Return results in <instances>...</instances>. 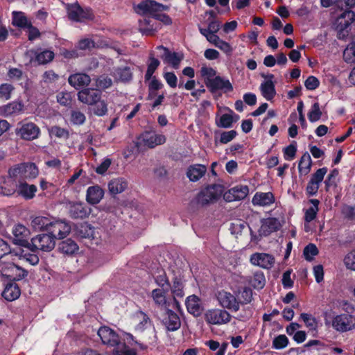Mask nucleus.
<instances>
[{"mask_svg":"<svg viewBox=\"0 0 355 355\" xmlns=\"http://www.w3.org/2000/svg\"><path fill=\"white\" fill-rule=\"evenodd\" d=\"M52 218L45 216H35L31 220V226L36 231H49Z\"/></svg>","mask_w":355,"mask_h":355,"instance_id":"35","label":"nucleus"},{"mask_svg":"<svg viewBox=\"0 0 355 355\" xmlns=\"http://www.w3.org/2000/svg\"><path fill=\"white\" fill-rule=\"evenodd\" d=\"M20 295V289L17 284H10L3 291L2 296L8 301H13Z\"/></svg>","mask_w":355,"mask_h":355,"instance_id":"37","label":"nucleus"},{"mask_svg":"<svg viewBox=\"0 0 355 355\" xmlns=\"http://www.w3.org/2000/svg\"><path fill=\"white\" fill-rule=\"evenodd\" d=\"M68 17L70 20L83 22L92 20L94 14L90 8H83L78 3H73L67 6Z\"/></svg>","mask_w":355,"mask_h":355,"instance_id":"5","label":"nucleus"},{"mask_svg":"<svg viewBox=\"0 0 355 355\" xmlns=\"http://www.w3.org/2000/svg\"><path fill=\"white\" fill-rule=\"evenodd\" d=\"M33 248L44 252L51 251L55 245L54 237L49 234H39L31 239Z\"/></svg>","mask_w":355,"mask_h":355,"instance_id":"9","label":"nucleus"},{"mask_svg":"<svg viewBox=\"0 0 355 355\" xmlns=\"http://www.w3.org/2000/svg\"><path fill=\"white\" fill-rule=\"evenodd\" d=\"M69 83L76 89L87 86L91 82L90 77L86 73H75L71 75L68 78Z\"/></svg>","mask_w":355,"mask_h":355,"instance_id":"30","label":"nucleus"},{"mask_svg":"<svg viewBox=\"0 0 355 355\" xmlns=\"http://www.w3.org/2000/svg\"><path fill=\"white\" fill-rule=\"evenodd\" d=\"M12 24L20 28H26L31 25V21L26 17L22 12L13 11Z\"/></svg>","mask_w":355,"mask_h":355,"instance_id":"38","label":"nucleus"},{"mask_svg":"<svg viewBox=\"0 0 355 355\" xmlns=\"http://www.w3.org/2000/svg\"><path fill=\"white\" fill-rule=\"evenodd\" d=\"M275 202V196L271 192H257L252 198V202L254 205L267 207Z\"/></svg>","mask_w":355,"mask_h":355,"instance_id":"24","label":"nucleus"},{"mask_svg":"<svg viewBox=\"0 0 355 355\" xmlns=\"http://www.w3.org/2000/svg\"><path fill=\"white\" fill-rule=\"evenodd\" d=\"M187 311L194 316H199L202 312V306L199 297L196 295L189 296L185 302Z\"/></svg>","mask_w":355,"mask_h":355,"instance_id":"25","label":"nucleus"},{"mask_svg":"<svg viewBox=\"0 0 355 355\" xmlns=\"http://www.w3.org/2000/svg\"><path fill=\"white\" fill-rule=\"evenodd\" d=\"M162 322L167 330L171 331L178 330L181 325L180 319L178 314L170 309L166 311Z\"/></svg>","mask_w":355,"mask_h":355,"instance_id":"20","label":"nucleus"},{"mask_svg":"<svg viewBox=\"0 0 355 355\" xmlns=\"http://www.w3.org/2000/svg\"><path fill=\"white\" fill-rule=\"evenodd\" d=\"M167 84L172 88H175L177 86L178 78L177 76L173 72H166L163 75Z\"/></svg>","mask_w":355,"mask_h":355,"instance_id":"64","label":"nucleus"},{"mask_svg":"<svg viewBox=\"0 0 355 355\" xmlns=\"http://www.w3.org/2000/svg\"><path fill=\"white\" fill-rule=\"evenodd\" d=\"M249 193V188L247 185H236L223 195L224 199L227 202H232L244 199Z\"/></svg>","mask_w":355,"mask_h":355,"instance_id":"15","label":"nucleus"},{"mask_svg":"<svg viewBox=\"0 0 355 355\" xmlns=\"http://www.w3.org/2000/svg\"><path fill=\"white\" fill-rule=\"evenodd\" d=\"M70 231L71 226L66 221L52 219L49 232L54 239H63L69 234Z\"/></svg>","mask_w":355,"mask_h":355,"instance_id":"13","label":"nucleus"},{"mask_svg":"<svg viewBox=\"0 0 355 355\" xmlns=\"http://www.w3.org/2000/svg\"><path fill=\"white\" fill-rule=\"evenodd\" d=\"M15 132L23 139L33 140L39 137L40 130L34 123L29 122L20 124Z\"/></svg>","mask_w":355,"mask_h":355,"instance_id":"10","label":"nucleus"},{"mask_svg":"<svg viewBox=\"0 0 355 355\" xmlns=\"http://www.w3.org/2000/svg\"><path fill=\"white\" fill-rule=\"evenodd\" d=\"M78 98L83 103L92 105L101 98V92L92 88L84 89L78 93Z\"/></svg>","mask_w":355,"mask_h":355,"instance_id":"17","label":"nucleus"},{"mask_svg":"<svg viewBox=\"0 0 355 355\" xmlns=\"http://www.w3.org/2000/svg\"><path fill=\"white\" fill-rule=\"evenodd\" d=\"M85 116L80 111H73L71 114V121L76 125H81L85 121Z\"/></svg>","mask_w":355,"mask_h":355,"instance_id":"60","label":"nucleus"},{"mask_svg":"<svg viewBox=\"0 0 355 355\" xmlns=\"http://www.w3.org/2000/svg\"><path fill=\"white\" fill-rule=\"evenodd\" d=\"M239 119L237 115H234V112L232 110H230L229 113L223 114L220 121L218 123V126L227 128H230L234 122V121H236Z\"/></svg>","mask_w":355,"mask_h":355,"instance_id":"44","label":"nucleus"},{"mask_svg":"<svg viewBox=\"0 0 355 355\" xmlns=\"http://www.w3.org/2000/svg\"><path fill=\"white\" fill-rule=\"evenodd\" d=\"M128 186V182L123 178H116L111 180L108 183V189L110 193L116 195L123 192Z\"/></svg>","mask_w":355,"mask_h":355,"instance_id":"26","label":"nucleus"},{"mask_svg":"<svg viewBox=\"0 0 355 355\" xmlns=\"http://www.w3.org/2000/svg\"><path fill=\"white\" fill-rule=\"evenodd\" d=\"M223 192V187L220 184H211L202 189L196 195L193 202L198 207H207L218 201Z\"/></svg>","mask_w":355,"mask_h":355,"instance_id":"2","label":"nucleus"},{"mask_svg":"<svg viewBox=\"0 0 355 355\" xmlns=\"http://www.w3.org/2000/svg\"><path fill=\"white\" fill-rule=\"evenodd\" d=\"M320 85V82L317 78L311 76L304 82L306 88L309 90L315 89Z\"/></svg>","mask_w":355,"mask_h":355,"instance_id":"63","label":"nucleus"},{"mask_svg":"<svg viewBox=\"0 0 355 355\" xmlns=\"http://www.w3.org/2000/svg\"><path fill=\"white\" fill-rule=\"evenodd\" d=\"M96 84L100 89H107L112 85V80L110 77L102 75L96 79Z\"/></svg>","mask_w":355,"mask_h":355,"instance_id":"57","label":"nucleus"},{"mask_svg":"<svg viewBox=\"0 0 355 355\" xmlns=\"http://www.w3.org/2000/svg\"><path fill=\"white\" fill-rule=\"evenodd\" d=\"M8 175L15 180L33 179L38 175V169L33 163H21L12 166L8 169Z\"/></svg>","mask_w":355,"mask_h":355,"instance_id":"3","label":"nucleus"},{"mask_svg":"<svg viewBox=\"0 0 355 355\" xmlns=\"http://www.w3.org/2000/svg\"><path fill=\"white\" fill-rule=\"evenodd\" d=\"M37 190L35 185L21 182L18 184L17 193L24 198L29 200L35 196Z\"/></svg>","mask_w":355,"mask_h":355,"instance_id":"31","label":"nucleus"},{"mask_svg":"<svg viewBox=\"0 0 355 355\" xmlns=\"http://www.w3.org/2000/svg\"><path fill=\"white\" fill-rule=\"evenodd\" d=\"M250 262L252 265L263 269H270L273 267L275 260V257L270 254L257 252L251 255Z\"/></svg>","mask_w":355,"mask_h":355,"instance_id":"14","label":"nucleus"},{"mask_svg":"<svg viewBox=\"0 0 355 355\" xmlns=\"http://www.w3.org/2000/svg\"><path fill=\"white\" fill-rule=\"evenodd\" d=\"M14 90V87L9 83L0 85V98L8 100L11 97V93Z\"/></svg>","mask_w":355,"mask_h":355,"instance_id":"51","label":"nucleus"},{"mask_svg":"<svg viewBox=\"0 0 355 355\" xmlns=\"http://www.w3.org/2000/svg\"><path fill=\"white\" fill-rule=\"evenodd\" d=\"M66 206L70 217L74 219L87 218L91 213V208L84 202L70 201L67 203Z\"/></svg>","mask_w":355,"mask_h":355,"instance_id":"11","label":"nucleus"},{"mask_svg":"<svg viewBox=\"0 0 355 355\" xmlns=\"http://www.w3.org/2000/svg\"><path fill=\"white\" fill-rule=\"evenodd\" d=\"M79 234L83 238L94 239V229L88 224H83L80 227Z\"/></svg>","mask_w":355,"mask_h":355,"instance_id":"53","label":"nucleus"},{"mask_svg":"<svg viewBox=\"0 0 355 355\" xmlns=\"http://www.w3.org/2000/svg\"><path fill=\"white\" fill-rule=\"evenodd\" d=\"M165 141L166 137L164 135L157 134L153 131H146L138 138L137 146L153 148L156 146L163 144Z\"/></svg>","mask_w":355,"mask_h":355,"instance_id":"8","label":"nucleus"},{"mask_svg":"<svg viewBox=\"0 0 355 355\" xmlns=\"http://www.w3.org/2000/svg\"><path fill=\"white\" fill-rule=\"evenodd\" d=\"M343 59L347 63L355 62V37L343 51Z\"/></svg>","mask_w":355,"mask_h":355,"instance_id":"45","label":"nucleus"},{"mask_svg":"<svg viewBox=\"0 0 355 355\" xmlns=\"http://www.w3.org/2000/svg\"><path fill=\"white\" fill-rule=\"evenodd\" d=\"M18 184L16 180L9 175L2 177L0 181V195L10 196L13 195L17 191Z\"/></svg>","mask_w":355,"mask_h":355,"instance_id":"21","label":"nucleus"},{"mask_svg":"<svg viewBox=\"0 0 355 355\" xmlns=\"http://www.w3.org/2000/svg\"><path fill=\"white\" fill-rule=\"evenodd\" d=\"M168 6L157 3L155 1L146 0L135 7V12L139 15L150 14L154 18L156 15L168 10Z\"/></svg>","mask_w":355,"mask_h":355,"instance_id":"6","label":"nucleus"},{"mask_svg":"<svg viewBox=\"0 0 355 355\" xmlns=\"http://www.w3.org/2000/svg\"><path fill=\"white\" fill-rule=\"evenodd\" d=\"M344 263L348 269L355 270V249L345 257Z\"/></svg>","mask_w":355,"mask_h":355,"instance_id":"59","label":"nucleus"},{"mask_svg":"<svg viewBox=\"0 0 355 355\" xmlns=\"http://www.w3.org/2000/svg\"><path fill=\"white\" fill-rule=\"evenodd\" d=\"M310 202L311 203V206L306 210L304 214V220L306 222L313 220L316 218L318 211L319 201L316 199H311L310 200Z\"/></svg>","mask_w":355,"mask_h":355,"instance_id":"43","label":"nucleus"},{"mask_svg":"<svg viewBox=\"0 0 355 355\" xmlns=\"http://www.w3.org/2000/svg\"><path fill=\"white\" fill-rule=\"evenodd\" d=\"M321 116L322 112L320 111L319 103L315 102L308 113L309 120L312 123L315 122L320 119Z\"/></svg>","mask_w":355,"mask_h":355,"instance_id":"50","label":"nucleus"},{"mask_svg":"<svg viewBox=\"0 0 355 355\" xmlns=\"http://www.w3.org/2000/svg\"><path fill=\"white\" fill-rule=\"evenodd\" d=\"M251 286L256 289H261L263 288L266 279L263 272H256L251 277L250 281Z\"/></svg>","mask_w":355,"mask_h":355,"instance_id":"47","label":"nucleus"},{"mask_svg":"<svg viewBox=\"0 0 355 355\" xmlns=\"http://www.w3.org/2000/svg\"><path fill=\"white\" fill-rule=\"evenodd\" d=\"M49 133L51 137H55L59 139H66L69 137V132L67 130L56 125L49 128Z\"/></svg>","mask_w":355,"mask_h":355,"instance_id":"49","label":"nucleus"},{"mask_svg":"<svg viewBox=\"0 0 355 355\" xmlns=\"http://www.w3.org/2000/svg\"><path fill=\"white\" fill-rule=\"evenodd\" d=\"M207 86L212 92L221 89L227 92H231L233 89V87L230 80L222 78L220 76H216L213 80H209Z\"/></svg>","mask_w":355,"mask_h":355,"instance_id":"22","label":"nucleus"},{"mask_svg":"<svg viewBox=\"0 0 355 355\" xmlns=\"http://www.w3.org/2000/svg\"><path fill=\"white\" fill-rule=\"evenodd\" d=\"M95 106L93 109L94 113L99 116H104L107 112V105L104 101L101 99L94 104Z\"/></svg>","mask_w":355,"mask_h":355,"instance_id":"54","label":"nucleus"},{"mask_svg":"<svg viewBox=\"0 0 355 355\" xmlns=\"http://www.w3.org/2000/svg\"><path fill=\"white\" fill-rule=\"evenodd\" d=\"M261 76L265 80L259 86L261 94L266 100L271 101L276 95L275 85L273 81L275 76L272 73L262 74Z\"/></svg>","mask_w":355,"mask_h":355,"instance_id":"12","label":"nucleus"},{"mask_svg":"<svg viewBox=\"0 0 355 355\" xmlns=\"http://www.w3.org/2000/svg\"><path fill=\"white\" fill-rule=\"evenodd\" d=\"M24 105L20 101H12L0 107V114L4 116L17 115L21 112Z\"/></svg>","mask_w":355,"mask_h":355,"instance_id":"28","label":"nucleus"},{"mask_svg":"<svg viewBox=\"0 0 355 355\" xmlns=\"http://www.w3.org/2000/svg\"><path fill=\"white\" fill-rule=\"evenodd\" d=\"M94 47V42L89 38L80 40L77 44V48L80 50H90Z\"/></svg>","mask_w":355,"mask_h":355,"instance_id":"62","label":"nucleus"},{"mask_svg":"<svg viewBox=\"0 0 355 355\" xmlns=\"http://www.w3.org/2000/svg\"><path fill=\"white\" fill-rule=\"evenodd\" d=\"M12 239L15 244L24 245L27 243L30 232L24 225L17 224L12 227Z\"/></svg>","mask_w":355,"mask_h":355,"instance_id":"19","label":"nucleus"},{"mask_svg":"<svg viewBox=\"0 0 355 355\" xmlns=\"http://www.w3.org/2000/svg\"><path fill=\"white\" fill-rule=\"evenodd\" d=\"M331 327L336 331L344 333L355 329V316L349 313H341L334 316Z\"/></svg>","mask_w":355,"mask_h":355,"instance_id":"4","label":"nucleus"},{"mask_svg":"<svg viewBox=\"0 0 355 355\" xmlns=\"http://www.w3.org/2000/svg\"><path fill=\"white\" fill-rule=\"evenodd\" d=\"M116 79L121 81H128L132 78V73L129 67L119 68L114 71Z\"/></svg>","mask_w":355,"mask_h":355,"instance_id":"48","label":"nucleus"},{"mask_svg":"<svg viewBox=\"0 0 355 355\" xmlns=\"http://www.w3.org/2000/svg\"><path fill=\"white\" fill-rule=\"evenodd\" d=\"M27 55H34L35 58V61L38 63V64H46L54 58V53L50 50H44L40 52L30 51L26 53Z\"/></svg>","mask_w":355,"mask_h":355,"instance_id":"34","label":"nucleus"},{"mask_svg":"<svg viewBox=\"0 0 355 355\" xmlns=\"http://www.w3.org/2000/svg\"><path fill=\"white\" fill-rule=\"evenodd\" d=\"M58 248L64 254H72L78 250V247L73 240L68 239L60 243Z\"/></svg>","mask_w":355,"mask_h":355,"instance_id":"40","label":"nucleus"},{"mask_svg":"<svg viewBox=\"0 0 355 355\" xmlns=\"http://www.w3.org/2000/svg\"><path fill=\"white\" fill-rule=\"evenodd\" d=\"M288 339L285 335H279L272 341V347L276 349H281L287 347Z\"/></svg>","mask_w":355,"mask_h":355,"instance_id":"52","label":"nucleus"},{"mask_svg":"<svg viewBox=\"0 0 355 355\" xmlns=\"http://www.w3.org/2000/svg\"><path fill=\"white\" fill-rule=\"evenodd\" d=\"M155 282L160 286L159 288L169 291L170 284L164 272L156 277Z\"/></svg>","mask_w":355,"mask_h":355,"instance_id":"58","label":"nucleus"},{"mask_svg":"<svg viewBox=\"0 0 355 355\" xmlns=\"http://www.w3.org/2000/svg\"><path fill=\"white\" fill-rule=\"evenodd\" d=\"M318 253V250L315 245L309 244L304 249V256L307 261H311L315 255Z\"/></svg>","mask_w":355,"mask_h":355,"instance_id":"55","label":"nucleus"},{"mask_svg":"<svg viewBox=\"0 0 355 355\" xmlns=\"http://www.w3.org/2000/svg\"><path fill=\"white\" fill-rule=\"evenodd\" d=\"M202 76L205 78V83L207 85L208 82L213 80L216 76V71L211 67H202L200 70Z\"/></svg>","mask_w":355,"mask_h":355,"instance_id":"56","label":"nucleus"},{"mask_svg":"<svg viewBox=\"0 0 355 355\" xmlns=\"http://www.w3.org/2000/svg\"><path fill=\"white\" fill-rule=\"evenodd\" d=\"M281 227L280 222L275 218L266 219L261 227V232L264 236H267L270 233L278 230Z\"/></svg>","mask_w":355,"mask_h":355,"instance_id":"36","label":"nucleus"},{"mask_svg":"<svg viewBox=\"0 0 355 355\" xmlns=\"http://www.w3.org/2000/svg\"><path fill=\"white\" fill-rule=\"evenodd\" d=\"M171 291L173 298L177 306L179 305L178 298H183L184 296V284L181 279L175 278L171 287Z\"/></svg>","mask_w":355,"mask_h":355,"instance_id":"39","label":"nucleus"},{"mask_svg":"<svg viewBox=\"0 0 355 355\" xmlns=\"http://www.w3.org/2000/svg\"><path fill=\"white\" fill-rule=\"evenodd\" d=\"M207 171V167L202 164L190 166L187 171V176L191 182H197L203 177Z\"/></svg>","mask_w":355,"mask_h":355,"instance_id":"27","label":"nucleus"},{"mask_svg":"<svg viewBox=\"0 0 355 355\" xmlns=\"http://www.w3.org/2000/svg\"><path fill=\"white\" fill-rule=\"evenodd\" d=\"M98 335L104 345L114 347L115 355H136L133 349L121 343L120 336L112 329L102 327L98 329Z\"/></svg>","mask_w":355,"mask_h":355,"instance_id":"1","label":"nucleus"},{"mask_svg":"<svg viewBox=\"0 0 355 355\" xmlns=\"http://www.w3.org/2000/svg\"><path fill=\"white\" fill-rule=\"evenodd\" d=\"M355 20V13L352 10L344 11L337 19V28L340 31L347 28Z\"/></svg>","mask_w":355,"mask_h":355,"instance_id":"33","label":"nucleus"},{"mask_svg":"<svg viewBox=\"0 0 355 355\" xmlns=\"http://www.w3.org/2000/svg\"><path fill=\"white\" fill-rule=\"evenodd\" d=\"M168 291L161 288H155L151 292V297L154 302L159 306H164L166 304V295Z\"/></svg>","mask_w":355,"mask_h":355,"instance_id":"41","label":"nucleus"},{"mask_svg":"<svg viewBox=\"0 0 355 355\" xmlns=\"http://www.w3.org/2000/svg\"><path fill=\"white\" fill-rule=\"evenodd\" d=\"M103 196L104 191L98 185L89 187L87 189L86 200L90 205L99 203Z\"/></svg>","mask_w":355,"mask_h":355,"instance_id":"23","label":"nucleus"},{"mask_svg":"<svg viewBox=\"0 0 355 355\" xmlns=\"http://www.w3.org/2000/svg\"><path fill=\"white\" fill-rule=\"evenodd\" d=\"M231 315L224 309H212L207 311L205 319L209 324L222 325L231 320Z\"/></svg>","mask_w":355,"mask_h":355,"instance_id":"7","label":"nucleus"},{"mask_svg":"<svg viewBox=\"0 0 355 355\" xmlns=\"http://www.w3.org/2000/svg\"><path fill=\"white\" fill-rule=\"evenodd\" d=\"M327 172V168L324 167L317 170V171L313 174L310 180L320 184L324 179L325 174Z\"/></svg>","mask_w":355,"mask_h":355,"instance_id":"61","label":"nucleus"},{"mask_svg":"<svg viewBox=\"0 0 355 355\" xmlns=\"http://www.w3.org/2000/svg\"><path fill=\"white\" fill-rule=\"evenodd\" d=\"M300 318L303 320L306 327L310 330L315 331L317 329L318 322L315 318L312 315L302 313L300 315Z\"/></svg>","mask_w":355,"mask_h":355,"instance_id":"46","label":"nucleus"},{"mask_svg":"<svg viewBox=\"0 0 355 355\" xmlns=\"http://www.w3.org/2000/svg\"><path fill=\"white\" fill-rule=\"evenodd\" d=\"M311 158L310 155L308 153H305L301 157L298 169L299 172L301 175H306L309 173L311 166Z\"/></svg>","mask_w":355,"mask_h":355,"instance_id":"42","label":"nucleus"},{"mask_svg":"<svg viewBox=\"0 0 355 355\" xmlns=\"http://www.w3.org/2000/svg\"><path fill=\"white\" fill-rule=\"evenodd\" d=\"M218 301L223 308L237 311L239 309V303L236 297L230 293L221 291L217 295Z\"/></svg>","mask_w":355,"mask_h":355,"instance_id":"16","label":"nucleus"},{"mask_svg":"<svg viewBox=\"0 0 355 355\" xmlns=\"http://www.w3.org/2000/svg\"><path fill=\"white\" fill-rule=\"evenodd\" d=\"M132 321L135 324V329L137 331L144 330L150 324L149 317L141 311H138L135 313L132 317Z\"/></svg>","mask_w":355,"mask_h":355,"instance_id":"29","label":"nucleus"},{"mask_svg":"<svg viewBox=\"0 0 355 355\" xmlns=\"http://www.w3.org/2000/svg\"><path fill=\"white\" fill-rule=\"evenodd\" d=\"M27 275L26 270L12 263H8L7 270L5 271V275L17 281L21 280Z\"/></svg>","mask_w":355,"mask_h":355,"instance_id":"32","label":"nucleus"},{"mask_svg":"<svg viewBox=\"0 0 355 355\" xmlns=\"http://www.w3.org/2000/svg\"><path fill=\"white\" fill-rule=\"evenodd\" d=\"M157 49L164 51L161 58L164 62L170 64L175 69H178L179 68L180 64L184 58L182 53L175 52L172 53L169 51L167 48L163 46H159Z\"/></svg>","mask_w":355,"mask_h":355,"instance_id":"18","label":"nucleus"}]
</instances>
